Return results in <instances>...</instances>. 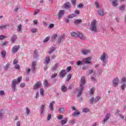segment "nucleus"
<instances>
[{"instance_id": "nucleus-60", "label": "nucleus", "mask_w": 126, "mask_h": 126, "mask_svg": "<svg viewBox=\"0 0 126 126\" xmlns=\"http://www.w3.org/2000/svg\"><path fill=\"white\" fill-rule=\"evenodd\" d=\"M53 39H56V38H57V37H58V34H54L53 35Z\"/></svg>"}, {"instance_id": "nucleus-50", "label": "nucleus", "mask_w": 126, "mask_h": 126, "mask_svg": "<svg viewBox=\"0 0 126 126\" xmlns=\"http://www.w3.org/2000/svg\"><path fill=\"white\" fill-rule=\"evenodd\" d=\"M15 68L16 69H19L20 68V66L17 64L15 65Z\"/></svg>"}, {"instance_id": "nucleus-16", "label": "nucleus", "mask_w": 126, "mask_h": 126, "mask_svg": "<svg viewBox=\"0 0 126 126\" xmlns=\"http://www.w3.org/2000/svg\"><path fill=\"white\" fill-rule=\"evenodd\" d=\"M17 39V35L16 34H13L11 38L12 43H14Z\"/></svg>"}, {"instance_id": "nucleus-30", "label": "nucleus", "mask_w": 126, "mask_h": 126, "mask_svg": "<svg viewBox=\"0 0 126 126\" xmlns=\"http://www.w3.org/2000/svg\"><path fill=\"white\" fill-rule=\"evenodd\" d=\"M112 4L113 6H118V0H115L114 1H113L112 2Z\"/></svg>"}, {"instance_id": "nucleus-58", "label": "nucleus", "mask_w": 126, "mask_h": 126, "mask_svg": "<svg viewBox=\"0 0 126 126\" xmlns=\"http://www.w3.org/2000/svg\"><path fill=\"white\" fill-rule=\"evenodd\" d=\"M4 94V91H0V95L1 96H3Z\"/></svg>"}, {"instance_id": "nucleus-7", "label": "nucleus", "mask_w": 126, "mask_h": 126, "mask_svg": "<svg viewBox=\"0 0 126 126\" xmlns=\"http://www.w3.org/2000/svg\"><path fill=\"white\" fill-rule=\"evenodd\" d=\"M64 40H65V35L64 34L61 35L57 39V41L56 43L59 45V44L63 43V42L64 41Z\"/></svg>"}, {"instance_id": "nucleus-11", "label": "nucleus", "mask_w": 126, "mask_h": 126, "mask_svg": "<svg viewBox=\"0 0 126 126\" xmlns=\"http://www.w3.org/2000/svg\"><path fill=\"white\" fill-rule=\"evenodd\" d=\"M45 110H46V108H45V105L44 104L41 105L39 107V112L41 115L44 114V112L45 111Z\"/></svg>"}, {"instance_id": "nucleus-20", "label": "nucleus", "mask_w": 126, "mask_h": 126, "mask_svg": "<svg viewBox=\"0 0 126 126\" xmlns=\"http://www.w3.org/2000/svg\"><path fill=\"white\" fill-rule=\"evenodd\" d=\"M59 113H61L62 114H64L65 112V109L63 107H61L58 109Z\"/></svg>"}, {"instance_id": "nucleus-29", "label": "nucleus", "mask_w": 126, "mask_h": 126, "mask_svg": "<svg viewBox=\"0 0 126 126\" xmlns=\"http://www.w3.org/2000/svg\"><path fill=\"white\" fill-rule=\"evenodd\" d=\"M119 8L121 11H124V10H125V8H126V5H122L119 6Z\"/></svg>"}, {"instance_id": "nucleus-42", "label": "nucleus", "mask_w": 126, "mask_h": 126, "mask_svg": "<svg viewBox=\"0 0 126 126\" xmlns=\"http://www.w3.org/2000/svg\"><path fill=\"white\" fill-rule=\"evenodd\" d=\"M126 84H124L123 85H122L121 87V88L122 90H125V89H126Z\"/></svg>"}, {"instance_id": "nucleus-8", "label": "nucleus", "mask_w": 126, "mask_h": 126, "mask_svg": "<svg viewBox=\"0 0 126 126\" xmlns=\"http://www.w3.org/2000/svg\"><path fill=\"white\" fill-rule=\"evenodd\" d=\"M120 82V80L119 78H116L112 81V85L114 87H117V85H119V83Z\"/></svg>"}, {"instance_id": "nucleus-59", "label": "nucleus", "mask_w": 126, "mask_h": 126, "mask_svg": "<svg viewBox=\"0 0 126 126\" xmlns=\"http://www.w3.org/2000/svg\"><path fill=\"white\" fill-rule=\"evenodd\" d=\"M51 118H52V115H51V114H49L48 116L47 120L50 121Z\"/></svg>"}, {"instance_id": "nucleus-43", "label": "nucleus", "mask_w": 126, "mask_h": 126, "mask_svg": "<svg viewBox=\"0 0 126 126\" xmlns=\"http://www.w3.org/2000/svg\"><path fill=\"white\" fill-rule=\"evenodd\" d=\"M83 112H84V113H88V112H89V109L85 108L83 110Z\"/></svg>"}, {"instance_id": "nucleus-10", "label": "nucleus", "mask_w": 126, "mask_h": 126, "mask_svg": "<svg viewBox=\"0 0 126 126\" xmlns=\"http://www.w3.org/2000/svg\"><path fill=\"white\" fill-rule=\"evenodd\" d=\"M81 53L82 55H88V54H90L91 50L90 49H82L81 50Z\"/></svg>"}, {"instance_id": "nucleus-24", "label": "nucleus", "mask_w": 126, "mask_h": 126, "mask_svg": "<svg viewBox=\"0 0 126 126\" xmlns=\"http://www.w3.org/2000/svg\"><path fill=\"white\" fill-rule=\"evenodd\" d=\"M79 115H80V112L77 110H76V111H74L72 114L73 117H76V116H78Z\"/></svg>"}, {"instance_id": "nucleus-47", "label": "nucleus", "mask_w": 126, "mask_h": 126, "mask_svg": "<svg viewBox=\"0 0 126 126\" xmlns=\"http://www.w3.org/2000/svg\"><path fill=\"white\" fill-rule=\"evenodd\" d=\"M26 113L27 114V115H29V114H30V109L28 108H27Z\"/></svg>"}, {"instance_id": "nucleus-17", "label": "nucleus", "mask_w": 126, "mask_h": 126, "mask_svg": "<svg viewBox=\"0 0 126 126\" xmlns=\"http://www.w3.org/2000/svg\"><path fill=\"white\" fill-rule=\"evenodd\" d=\"M8 26H9L8 25V24L1 25L0 26V30H3L4 29H6V28H7V27H8Z\"/></svg>"}, {"instance_id": "nucleus-13", "label": "nucleus", "mask_w": 126, "mask_h": 126, "mask_svg": "<svg viewBox=\"0 0 126 126\" xmlns=\"http://www.w3.org/2000/svg\"><path fill=\"white\" fill-rule=\"evenodd\" d=\"M65 70L63 69L59 73V76L60 77L63 78L64 76H65Z\"/></svg>"}, {"instance_id": "nucleus-62", "label": "nucleus", "mask_w": 126, "mask_h": 126, "mask_svg": "<svg viewBox=\"0 0 126 126\" xmlns=\"http://www.w3.org/2000/svg\"><path fill=\"white\" fill-rule=\"evenodd\" d=\"M89 72L90 74H92V73H94V71L93 70H90Z\"/></svg>"}, {"instance_id": "nucleus-49", "label": "nucleus", "mask_w": 126, "mask_h": 126, "mask_svg": "<svg viewBox=\"0 0 126 126\" xmlns=\"http://www.w3.org/2000/svg\"><path fill=\"white\" fill-rule=\"evenodd\" d=\"M9 63L6 64V65L4 66V69H7V68L9 67Z\"/></svg>"}, {"instance_id": "nucleus-28", "label": "nucleus", "mask_w": 126, "mask_h": 126, "mask_svg": "<svg viewBox=\"0 0 126 126\" xmlns=\"http://www.w3.org/2000/svg\"><path fill=\"white\" fill-rule=\"evenodd\" d=\"M50 57H46L45 60L44 61V63H46V64H48V63H50Z\"/></svg>"}, {"instance_id": "nucleus-27", "label": "nucleus", "mask_w": 126, "mask_h": 126, "mask_svg": "<svg viewBox=\"0 0 126 126\" xmlns=\"http://www.w3.org/2000/svg\"><path fill=\"white\" fill-rule=\"evenodd\" d=\"M82 22V20L81 19H76L74 21V23L75 24H79Z\"/></svg>"}, {"instance_id": "nucleus-19", "label": "nucleus", "mask_w": 126, "mask_h": 126, "mask_svg": "<svg viewBox=\"0 0 126 126\" xmlns=\"http://www.w3.org/2000/svg\"><path fill=\"white\" fill-rule=\"evenodd\" d=\"M37 64V62H33L32 63V71H34L36 68V65Z\"/></svg>"}, {"instance_id": "nucleus-33", "label": "nucleus", "mask_w": 126, "mask_h": 126, "mask_svg": "<svg viewBox=\"0 0 126 126\" xmlns=\"http://www.w3.org/2000/svg\"><path fill=\"white\" fill-rule=\"evenodd\" d=\"M22 30V26L21 25V24H20L18 26L17 32H21Z\"/></svg>"}, {"instance_id": "nucleus-54", "label": "nucleus", "mask_w": 126, "mask_h": 126, "mask_svg": "<svg viewBox=\"0 0 126 126\" xmlns=\"http://www.w3.org/2000/svg\"><path fill=\"white\" fill-rule=\"evenodd\" d=\"M71 69V66H68L67 67L66 70H67V72H69L70 71V70Z\"/></svg>"}, {"instance_id": "nucleus-63", "label": "nucleus", "mask_w": 126, "mask_h": 126, "mask_svg": "<svg viewBox=\"0 0 126 126\" xmlns=\"http://www.w3.org/2000/svg\"><path fill=\"white\" fill-rule=\"evenodd\" d=\"M20 87L22 88L25 87V83H22L20 84Z\"/></svg>"}, {"instance_id": "nucleus-4", "label": "nucleus", "mask_w": 126, "mask_h": 126, "mask_svg": "<svg viewBox=\"0 0 126 126\" xmlns=\"http://www.w3.org/2000/svg\"><path fill=\"white\" fill-rule=\"evenodd\" d=\"M97 22L96 20H94L91 22L90 26V30L93 33H97V26L96 25Z\"/></svg>"}, {"instance_id": "nucleus-6", "label": "nucleus", "mask_w": 126, "mask_h": 126, "mask_svg": "<svg viewBox=\"0 0 126 126\" xmlns=\"http://www.w3.org/2000/svg\"><path fill=\"white\" fill-rule=\"evenodd\" d=\"M84 63H91V62H90V58H85L83 60V62L78 61L77 62V65L79 66L82 64H84Z\"/></svg>"}, {"instance_id": "nucleus-2", "label": "nucleus", "mask_w": 126, "mask_h": 126, "mask_svg": "<svg viewBox=\"0 0 126 126\" xmlns=\"http://www.w3.org/2000/svg\"><path fill=\"white\" fill-rule=\"evenodd\" d=\"M21 79H22V77H19L17 80L13 79L12 81L11 88L13 92H15V91H16V84H19V83H20Z\"/></svg>"}, {"instance_id": "nucleus-48", "label": "nucleus", "mask_w": 126, "mask_h": 126, "mask_svg": "<svg viewBox=\"0 0 126 126\" xmlns=\"http://www.w3.org/2000/svg\"><path fill=\"white\" fill-rule=\"evenodd\" d=\"M6 37L5 35H0V40H3V39H5Z\"/></svg>"}, {"instance_id": "nucleus-37", "label": "nucleus", "mask_w": 126, "mask_h": 126, "mask_svg": "<svg viewBox=\"0 0 126 126\" xmlns=\"http://www.w3.org/2000/svg\"><path fill=\"white\" fill-rule=\"evenodd\" d=\"M100 99H101V97H100V96H96L94 98V103H97V102L99 101V100H100Z\"/></svg>"}, {"instance_id": "nucleus-15", "label": "nucleus", "mask_w": 126, "mask_h": 126, "mask_svg": "<svg viewBox=\"0 0 126 126\" xmlns=\"http://www.w3.org/2000/svg\"><path fill=\"white\" fill-rule=\"evenodd\" d=\"M110 119V114H107L106 115V116L104 117V119L102 122V124L104 125L106 122H108V120Z\"/></svg>"}, {"instance_id": "nucleus-44", "label": "nucleus", "mask_w": 126, "mask_h": 126, "mask_svg": "<svg viewBox=\"0 0 126 126\" xmlns=\"http://www.w3.org/2000/svg\"><path fill=\"white\" fill-rule=\"evenodd\" d=\"M57 76H58V73H55L52 74V75L51 76V78H55V77H57Z\"/></svg>"}, {"instance_id": "nucleus-39", "label": "nucleus", "mask_w": 126, "mask_h": 126, "mask_svg": "<svg viewBox=\"0 0 126 126\" xmlns=\"http://www.w3.org/2000/svg\"><path fill=\"white\" fill-rule=\"evenodd\" d=\"M6 55V52L5 51H2L1 52V56L3 58H5V55Z\"/></svg>"}, {"instance_id": "nucleus-25", "label": "nucleus", "mask_w": 126, "mask_h": 126, "mask_svg": "<svg viewBox=\"0 0 126 126\" xmlns=\"http://www.w3.org/2000/svg\"><path fill=\"white\" fill-rule=\"evenodd\" d=\"M70 6V3L69 2H66V3L64 5V8H69Z\"/></svg>"}, {"instance_id": "nucleus-9", "label": "nucleus", "mask_w": 126, "mask_h": 126, "mask_svg": "<svg viewBox=\"0 0 126 126\" xmlns=\"http://www.w3.org/2000/svg\"><path fill=\"white\" fill-rule=\"evenodd\" d=\"M41 86H42V83H41V82H37L33 86V89H39V88H41Z\"/></svg>"}, {"instance_id": "nucleus-55", "label": "nucleus", "mask_w": 126, "mask_h": 126, "mask_svg": "<svg viewBox=\"0 0 126 126\" xmlns=\"http://www.w3.org/2000/svg\"><path fill=\"white\" fill-rule=\"evenodd\" d=\"M40 10L39 9L35 10V12H34V15H36V14H38Z\"/></svg>"}, {"instance_id": "nucleus-40", "label": "nucleus", "mask_w": 126, "mask_h": 126, "mask_svg": "<svg viewBox=\"0 0 126 126\" xmlns=\"http://www.w3.org/2000/svg\"><path fill=\"white\" fill-rule=\"evenodd\" d=\"M70 79H71V74H69L67 76V81H69Z\"/></svg>"}, {"instance_id": "nucleus-1", "label": "nucleus", "mask_w": 126, "mask_h": 126, "mask_svg": "<svg viewBox=\"0 0 126 126\" xmlns=\"http://www.w3.org/2000/svg\"><path fill=\"white\" fill-rule=\"evenodd\" d=\"M85 85V77L82 76L81 79V84L80 85V88L78 90L79 91L78 92L77 97H80V96H81V94H82V92L83 91L84 87Z\"/></svg>"}, {"instance_id": "nucleus-14", "label": "nucleus", "mask_w": 126, "mask_h": 126, "mask_svg": "<svg viewBox=\"0 0 126 126\" xmlns=\"http://www.w3.org/2000/svg\"><path fill=\"white\" fill-rule=\"evenodd\" d=\"M64 14V10H61L58 12L57 15L59 18H61V17H62V16H63Z\"/></svg>"}, {"instance_id": "nucleus-12", "label": "nucleus", "mask_w": 126, "mask_h": 126, "mask_svg": "<svg viewBox=\"0 0 126 126\" xmlns=\"http://www.w3.org/2000/svg\"><path fill=\"white\" fill-rule=\"evenodd\" d=\"M18 50H19V46H14L12 49V53H13V54H15Z\"/></svg>"}, {"instance_id": "nucleus-18", "label": "nucleus", "mask_w": 126, "mask_h": 126, "mask_svg": "<svg viewBox=\"0 0 126 126\" xmlns=\"http://www.w3.org/2000/svg\"><path fill=\"white\" fill-rule=\"evenodd\" d=\"M97 13L98 15H100V16H104V10L102 9H99L97 11Z\"/></svg>"}, {"instance_id": "nucleus-35", "label": "nucleus", "mask_w": 126, "mask_h": 126, "mask_svg": "<svg viewBox=\"0 0 126 126\" xmlns=\"http://www.w3.org/2000/svg\"><path fill=\"white\" fill-rule=\"evenodd\" d=\"M66 123H67V120H63L61 122V124L62 126H64V125H65V124H66Z\"/></svg>"}, {"instance_id": "nucleus-61", "label": "nucleus", "mask_w": 126, "mask_h": 126, "mask_svg": "<svg viewBox=\"0 0 126 126\" xmlns=\"http://www.w3.org/2000/svg\"><path fill=\"white\" fill-rule=\"evenodd\" d=\"M63 115H60L58 116V120H62V119H63Z\"/></svg>"}, {"instance_id": "nucleus-53", "label": "nucleus", "mask_w": 126, "mask_h": 126, "mask_svg": "<svg viewBox=\"0 0 126 126\" xmlns=\"http://www.w3.org/2000/svg\"><path fill=\"white\" fill-rule=\"evenodd\" d=\"M13 63V64H16V63H18V61L16 59H14Z\"/></svg>"}, {"instance_id": "nucleus-56", "label": "nucleus", "mask_w": 126, "mask_h": 126, "mask_svg": "<svg viewBox=\"0 0 126 126\" xmlns=\"http://www.w3.org/2000/svg\"><path fill=\"white\" fill-rule=\"evenodd\" d=\"M82 6H83V4H82V3H80V4H79V5L77 6V8H81V7H82Z\"/></svg>"}, {"instance_id": "nucleus-41", "label": "nucleus", "mask_w": 126, "mask_h": 126, "mask_svg": "<svg viewBox=\"0 0 126 126\" xmlns=\"http://www.w3.org/2000/svg\"><path fill=\"white\" fill-rule=\"evenodd\" d=\"M40 94L42 96H44V89L42 88L40 89Z\"/></svg>"}, {"instance_id": "nucleus-46", "label": "nucleus", "mask_w": 126, "mask_h": 126, "mask_svg": "<svg viewBox=\"0 0 126 126\" xmlns=\"http://www.w3.org/2000/svg\"><path fill=\"white\" fill-rule=\"evenodd\" d=\"M75 13L74 14H76V15H77V14H79L80 13V11L78 10H76L75 11H74Z\"/></svg>"}, {"instance_id": "nucleus-31", "label": "nucleus", "mask_w": 126, "mask_h": 126, "mask_svg": "<svg viewBox=\"0 0 126 126\" xmlns=\"http://www.w3.org/2000/svg\"><path fill=\"white\" fill-rule=\"evenodd\" d=\"M44 85L45 87H49V83L48 82V81L47 80H45L44 81Z\"/></svg>"}, {"instance_id": "nucleus-64", "label": "nucleus", "mask_w": 126, "mask_h": 126, "mask_svg": "<svg viewBox=\"0 0 126 126\" xmlns=\"http://www.w3.org/2000/svg\"><path fill=\"white\" fill-rule=\"evenodd\" d=\"M20 121H18L16 123V126H20Z\"/></svg>"}, {"instance_id": "nucleus-26", "label": "nucleus", "mask_w": 126, "mask_h": 126, "mask_svg": "<svg viewBox=\"0 0 126 126\" xmlns=\"http://www.w3.org/2000/svg\"><path fill=\"white\" fill-rule=\"evenodd\" d=\"M57 67H59V63H56L52 67V70H53V71L56 70Z\"/></svg>"}, {"instance_id": "nucleus-57", "label": "nucleus", "mask_w": 126, "mask_h": 126, "mask_svg": "<svg viewBox=\"0 0 126 126\" xmlns=\"http://www.w3.org/2000/svg\"><path fill=\"white\" fill-rule=\"evenodd\" d=\"M72 3L73 5H75L76 4V0H72Z\"/></svg>"}, {"instance_id": "nucleus-3", "label": "nucleus", "mask_w": 126, "mask_h": 126, "mask_svg": "<svg viewBox=\"0 0 126 126\" xmlns=\"http://www.w3.org/2000/svg\"><path fill=\"white\" fill-rule=\"evenodd\" d=\"M108 54L106 53L103 52L100 57V60L102 62V65L105 66L107 63H108Z\"/></svg>"}, {"instance_id": "nucleus-52", "label": "nucleus", "mask_w": 126, "mask_h": 126, "mask_svg": "<svg viewBox=\"0 0 126 126\" xmlns=\"http://www.w3.org/2000/svg\"><path fill=\"white\" fill-rule=\"evenodd\" d=\"M126 77H123L121 80L122 83H124V82H126Z\"/></svg>"}, {"instance_id": "nucleus-21", "label": "nucleus", "mask_w": 126, "mask_h": 126, "mask_svg": "<svg viewBox=\"0 0 126 126\" xmlns=\"http://www.w3.org/2000/svg\"><path fill=\"white\" fill-rule=\"evenodd\" d=\"M89 104H91V105H93L94 103H95V100L94 97H91L89 100Z\"/></svg>"}, {"instance_id": "nucleus-45", "label": "nucleus", "mask_w": 126, "mask_h": 126, "mask_svg": "<svg viewBox=\"0 0 126 126\" xmlns=\"http://www.w3.org/2000/svg\"><path fill=\"white\" fill-rule=\"evenodd\" d=\"M49 40H50V37H47L45 39H44L43 42L46 43V42H48V41H49Z\"/></svg>"}, {"instance_id": "nucleus-22", "label": "nucleus", "mask_w": 126, "mask_h": 126, "mask_svg": "<svg viewBox=\"0 0 126 126\" xmlns=\"http://www.w3.org/2000/svg\"><path fill=\"white\" fill-rule=\"evenodd\" d=\"M61 91H62V92H66V91H67V88H66L65 86H62L61 87Z\"/></svg>"}, {"instance_id": "nucleus-32", "label": "nucleus", "mask_w": 126, "mask_h": 126, "mask_svg": "<svg viewBox=\"0 0 126 126\" xmlns=\"http://www.w3.org/2000/svg\"><path fill=\"white\" fill-rule=\"evenodd\" d=\"M94 91H95V88H92L89 91L90 94L93 95V94L94 93Z\"/></svg>"}, {"instance_id": "nucleus-5", "label": "nucleus", "mask_w": 126, "mask_h": 126, "mask_svg": "<svg viewBox=\"0 0 126 126\" xmlns=\"http://www.w3.org/2000/svg\"><path fill=\"white\" fill-rule=\"evenodd\" d=\"M71 35L72 36V37H75V38H80L81 40H85V37L83 36L82 33L78 32H71Z\"/></svg>"}, {"instance_id": "nucleus-23", "label": "nucleus", "mask_w": 126, "mask_h": 126, "mask_svg": "<svg viewBox=\"0 0 126 126\" xmlns=\"http://www.w3.org/2000/svg\"><path fill=\"white\" fill-rule=\"evenodd\" d=\"M54 104H55V101L51 102L49 105V108L51 111H53L54 108Z\"/></svg>"}, {"instance_id": "nucleus-38", "label": "nucleus", "mask_w": 126, "mask_h": 126, "mask_svg": "<svg viewBox=\"0 0 126 126\" xmlns=\"http://www.w3.org/2000/svg\"><path fill=\"white\" fill-rule=\"evenodd\" d=\"M33 56L35 58L38 57V51L37 50H34L33 51Z\"/></svg>"}, {"instance_id": "nucleus-51", "label": "nucleus", "mask_w": 126, "mask_h": 126, "mask_svg": "<svg viewBox=\"0 0 126 126\" xmlns=\"http://www.w3.org/2000/svg\"><path fill=\"white\" fill-rule=\"evenodd\" d=\"M32 33H36L37 32V29H32L31 30Z\"/></svg>"}, {"instance_id": "nucleus-36", "label": "nucleus", "mask_w": 126, "mask_h": 126, "mask_svg": "<svg viewBox=\"0 0 126 126\" xmlns=\"http://www.w3.org/2000/svg\"><path fill=\"white\" fill-rule=\"evenodd\" d=\"M76 16V14H71L68 16V18H73V17H75Z\"/></svg>"}, {"instance_id": "nucleus-34", "label": "nucleus", "mask_w": 126, "mask_h": 126, "mask_svg": "<svg viewBox=\"0 0 126 126\" xmlns=\"http://www.w3.org/2000/svg\"><path fill=\"white\" fill-rule=\"evenodd\" d=\"M55 50H56V47H52L50 49V51L49 52V55H51V54H52L53 52H54Z\"/></svg>"}]
</instances>
